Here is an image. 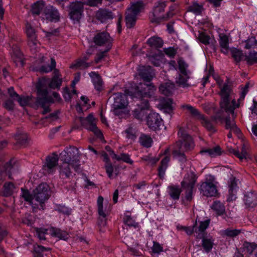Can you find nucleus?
Instances as JSON below:
<instances>
[{
    "mask_svg": "<svg viewBox=\"0 0 257 257\" xmlns=\"http://www.w3.org/2000/svg\"><path fill=\"white\" fill-rule=\"evenodd\" d=\"M174 89V84L169 81L164 84H162L159 87V91L160 92L167 96L171 94Z\"/></svg>",
    "mask_w": 257,
    "mask_h": 257,
    "instance_id": "obj_27",
    "label": "nucleus"
},
{
    "mask_svg": "<svg viewBox=\"0 0 257 257\" xmlns=\"http://www.w3.org/2000/svg\"><path fill=\"white\" fill-rule=\"evenodd\" d=\"M138 74L145 82L144 84L140 83L139 86L131 85L125 90V94H114L112 96L114 100L113 112L120 117L126 116L130 112L126 95L132 98L140 99V104H138L133 111L135 118L142 120L149 110L148 100L146 98H151L155 91L154 86L150 82L153 77L152 69L150 66H140L138 69Z\"/></svg>",
    "mask_w": 257,
    "mask_h": 257,
    "instance_id": "obj_1",
    "label": "nucleus"
},
{
    "mask_svg": "<svg viewBox=\"0 0 257 257\" xmlns=\"http://www.w3.org/2000/svg\"><path fill=\"white\" fill-rule=\"evenodd\" d=\"M79 153L75 147L67 148L60 154V161L62 164L59 166L60 175L62 177L68 178L71 175V168L77 170L79 165Z\"/></svg>",
    "mask_w": 257,
    "mask_h": 257,
    "instance_id": "obj_2",
    "label": "nucleus"
},
{
    "mask_svg": "<svg viewBox=\"0 0 257 257\" xmlns=\"http://www.w3.org/2000/svg\"><path fill=\"white\" fill-rule=\"evenodd\" d=\"M245 60L249 65L257 63V52H250L248 55L245 56Z\"/></svg>",
    "mask_w": 257,
    "mask_h": 257,
    "instance_id": "obj_50",
    "label": "nucleus"
},
{
    "mask_svg": "<svg viewBox=\"0 0 257 257\" xmlns=\"http://www.w3.org/2000/svg\"><path fill=\"white\" fill-rule=\"evenodd\" d=\"M210 222V220L207 219L204 221H199L197 228L194 229V232L197 233V238H201L202 235L205 230L208 228Z\"/></svg>",
    "mask_w": 257,
    "mask_h": 257,
    "instance_id": "obj_26",
    "label": "nucleus"
},
{
    "mask_svg": "<svg viewBox=\"0 0 257 257\" xmlns=\"http://www.w3.org/2000/svg\"><path fill=\"white\" fill-rule=\"evenodd\" d=\"M219 37V44L221 47V51L224 52V49H225V35L223 30L219 29L217 31Z\"/></svg>",
    "mask_w": 257,
    "mask_h": 257,
    "instance_id": "obj_54",
    "label": "nucleus"
},
{
    "mask_svg": "<svg viewBox=\"0 0 257 257\" xmlns=\"http://www.w3.org/2000/svg\"><path fill=\"white\" fill-rule=\"evenodd\" d=\"M152 252L154 253L159 254L163 250V248L161 245L157 242H153V245L151 247Z\"/></svg>",
    "mask_w": 257,
    "mask_h": 257,
    "instance_id": "obj_56",
    "label": "nucleus"
},
{
    "mask_svg": "<svg viewBox=\"0 0 257 257\" xmlns=\"http://www.w3.org/2000/svg\"><path fill=\"white\" fill-rule=\"evenodd\" d=\"M94 42L98 46H102L105 47L104 52L99 54L96 58L97 63L99 62L105 55L106 52L108 51L111 48L112 39L107 33H99L94 38Z\"/></svg>",
    "mask_w": 257,
    "mask_h": 257,
    "instance_id": "obj_8",
    "label": "nucleus"
},
{
    "mask_svg": "<svg viewBox=\"0 0 257 257\" xmlns=\"http://www.w3.org/2000/svg\"><path fill=\"white\" fill-rule=\"evenodd\" d=\"M178 136L180 141L177 145V148L173 151V155L174 158L180 161H183L185 160L184 152L192 149L194 144L191 137L187 134L185 129L180 128Z\"/></svg>",
    "mask_w": 257,
    "mask_h": 257,
    "instance_id": "obj_4",
    "label": "nucleus"
},
{
    "mask_svg": "<svg viewBox=\"0 0 257 257\" xmlns=\"http://www.w3.org/2000/svg\"><path fill=\"white\" fill-rule=\"evenodd\" d=\"M244 201L248 207H255L257 205V194L254 192L248 193L244 196Z\"/></svg>",
    "mask_w": 257,
    "mask_h": 257,
    "instance_id": "obj_23",
    "label": "nucleus"
},
{
    "mask_svg": "<svg viewBox=\"0 0 257 257\" xmlns=\"http://www.w3.org/2000/svg\"><path fill=\"white\" fill-rule=\"evenodd\" d=\"M42 18L52 22H57L59 20V14L56 9L53 7H49L45 10Z\"/></svg>",
    "mask_w": 257,
    "mask_h": 257,
    "instance_id": "obj_19",
    "label": "nucleus"
},
{
    "mask_svg": "<svg viewBox=\"0 0 257 257\" xmlns=\"http://www.w3.org/2000/svg\"><path fill=\"white\" fill-rule=\"evenodd\" d=\"M125 239V243L132 254L137 256L140 255L141 253L139 251L138 244L134 241L131 242L130 240H131V238L130 237L126 238Z\"/></svg>",
    "mask_w": 257,
    "mask_h": 257,
    "instance_id": "obj_31",
    "label": "nucleus"
},
{
    "mask_svg": "<svg viewBox=\"0 0 257 257\" xmlns=\"http://www.w3.org/2000/svg\"><path fill=\"white\" fill-rule=\"evenodd\" d=\"M106 172L110 179L113 178L116 174L113 173V167L111 164H108L105 166Z\"/></svg>",
    "mask_w": 257,
    "mask_h": 257,
    "instance_id": "obj_59",
    "label": "nucleus"
},
{
    "mask_svg": "<svg viewBox=\"0 0 257 257\" xmlns=\"http://www.w3.org/2000/svg\"><path fill=\"white\" fill-rule=\"evenodd\" d=\"M212 181L211 182H205L200 186V191L203 195L206 196H213L216 194L217 190L215 182L213 180L212 176H210Z\"/></svg>",
    "mask_w": 257,
    "mask_h": 257,
    "instance_id": "obj_15",
    "label": "nucleus"
},
{
    "mask_svg": "<svg viewBox=\"0 0 257 257\" xmlns=\"http://www.w3.org/2000/svg\"><path fill=\"white\" fill-rule=\"evenodd\" d=\"M148 44L152 47L158 48L163 45V41L158 37H152L148 39Z\"/></svg>",
    "mask_w": 257,
    "mask_h": 257,
    "instance_id": "obj_42",
    "label": "nucleus"
},
{
    "mask_svg": "<svg viewBox=\"0 0 257 257\" xmlns=\"http://www.w3.org/2000/svg\"><path fill=\"white\" fill-rule=\"evenodd\" d=\"M108 210H98L99 218L102 220L103 225L106 224L105 217L108 214Z\"/></svg>",
    "mask_w": 257,
    "mask_h": 257,
    "instance_id": "obj_60",
    "label": "nucleus"
},
{
    "mask_svg": "<svg viewBox=\"0 0 257 257\" xmlns=\"http://www.w3.org/2000/svg\"><path fill=\"white\" fill-rule=\"evenodd\" d=\"M136 16H137L135 15H134L133 14H130V13L127 12L125 20L126 25L127 28H131L135 25L136 20Z\"/></svg>",
    "mask_w": 257,
    "mask_h": 257,
    "instance_id": "obj_46",
    "label": "nucleus"
},
{
    "mask_svg": "<svg viewBox=\"0 0 257 257\" xmlns=\"http://www.w3.org/2000/svg\"><path fill=\"white\" fill-rule=\"evenodd\" d=\"M22 196L26 201L32 205L34 209L43 207L49 198L50 189L46 184H40L31 194L27 190L22 189Z\"/></svg>",
    "mask_w": 257,
    "mask_h": 257,
    "instance_id": "obj_3",
    "label": "nucleus"
},
{
    "mask_svg": "<svg viewBox=\"0 0 257 257\" xmlns=\"http://www.w3.org/2000/svg\"><path fill=\"white\" fill-rule=\"evenodd\" d=\"M226 172L229 174L228 176L230 177L228 181V195L227 201L230 202L236 199V193L238 187L237 184V180L235 177L236 172L226 166Z\"/></svg>",
    "mask_w": 257,
    "mask_h": 257,
    "instance_id": "obj_10",
    "label": "nucleus"
},
{
    "mask_svg": "<svg viewBox=\"0 0 257 257\" xmlns=\"http://www.w3.org/2000/svg\"><path fill=\"white\" fill-rule=\"evenodd\" d=\"M89 76L96 89L100 91L102 88V82L99 75L95 72H91Z\"/></svg>",
    "mask_w": 257,
    "mask_h": 257,
    "instance_id": "obj_34",
    "label": "nucleus"
},
{
    "mask_svg": "<svg viewBox=\"0 0 257 257\" xmlns=\"http://www.w3.org/2000/svg\"><path fill=\"white\" fill-rule=\"evenodd\" d=\"M245 48L247 49L253 48L257 45V41L255 37H251L245 41Z\"/></svg>",
    "mask_w": 257,
    "mask_h": 257,
    "instance_id": "obj_53",
    "label": "nucleus"
},
{
    "mask_svg": "<svg viewBox=\"0 0 257 257\" xmlns=\"http://www.w3.org/2000/svg\"><path fill=\"white\" fill-rule=\"evenodd\" d=\"M38 94L40 96H42L46 101L49 102L59 101L61 100L60 95L56 92H53L52 94V96L50 95V93L48 91V93L46 95H44V91H42L40 94Z\"/></svg>",
    "mask_w": 257,
    "mask_h": 257,
    "instance_id": "obj_32",
    "label": "nucleus"
},
{
    "mask_svg": "<svg viewBox=\"0 0 257 257\" xmlns=\"http://www.w3.org/2000/svg\"><path fill=\"white\" fill-rule=\"evenodd\" d=\"M49 230L53 236L64 240L67 239L68 237V234L67 232L61 230L59 228L51 227Z\"/></svg>",
    "mask_w": 257,
    "mask_h": 257,
    "instance_id": "obj_35",
    "label": "nucleus"
},
{
    "mask_svg": "<svg viewBox=\"0 0 257 257\" xmlns=\"http://www.w3.org/2000/svg\"><path fill=\"white\" fill-rule=\"evenodd\" d=\"M236 83L228 79L226 80V92H227V98L236 97V94L234 92L233 89L236 87Z\"/></svg>",
    "mask_w": 257,
    "mask_h": 257,
    "instance_id": "obj_37",
    "label": "nucleus"
},
{
    "mask_svg": "<svg viewBox=\"0 0 257 257\" xmlns=\"http://www.w3.org/2000/svg\"><path fill=\"white\" fill-rule=\"evenodd\" d=\"M164 52L167 55L170 57L173 56L176 53L175 49L172 47L164 49Z\"/></svg>",
    "mask_w": 257,
    "mask_h": 257,
    "instance_id": "obj_63",
    "label": "nucleus"
},
{
    "mask_svg": "<svg viewBox=\"0 0 257 257\" xmlns=\"http://www.w3.org/2000/svg\"><path fill=\"white\" fill-rule=\"evenodd\" d=\"M183 107L188 110V111L193 115L196 116L198 119H199L201 121L202 124L207 128L210 129L212 127V125L210 122L204 116L200 114L197 109L189 105H183Z\"/></svg>",
    "mask_w": 257,
    "mask_h": 257,
    "instance_id": "obj_16",
    "label": "nucleus"
},
{
    "mask_svg": "<svg viewBox=\"0 0 257 257\" xmlns=\"http://www.w3.org/2000/svg\"><path fill=\"white\" fill-rule=\"evenodd\" d=\"M32 97L29 96H22L20 97L19 95L18 97L16 98V100H17L20 104L23 106L27 105L30 104Z\"/></svg>",
    "mask_w": 257,
    "mask_h": 257,
    "instance_id": "obj_52",
    "label": "nucleus"
},
{
    "mask_svg": "<svg viewBox=\"0 0 257 257\" xmlns=\"http://www.w3.org/2000/svg\"><path fill=\"white\" fill-rule=\"evenodd\" d=\"M195 181L196 176L195 174L190 172L184 177L181 183L183 191H184L185 193L184 199L187 201H190L192 198L193 189Z\"/></svg>",
    "mask_w": 257,
    "mask_h": 257,
    "instance_id": "obj_9",
    "label": "nucleus"
},
{
    "mask_svg": "<svg viewBox=\"0 0 257 257\" xmlns=\"http://www.w3.org/2000/svg\"><path fill=\"white\" fill-rule=\"evenodd\" d=\"M213 239L212 237H204L202 240V245L206 252H209L212 248Z\"/></svg>",
    "mask_w": 257,
    "mask_h": 257,
    "instance_id": "obj_40",
    "label": "nucleus"
},
{
    "mask_svg": "<svg viewBox=\"0 0 257 257\" xmlns=\"http://www.w3.org/2000/svg\"><path fill=\"white\" fill-rule=\"evenodd\" d=\"M56 64L55 60L53 58H51V64L50 66H48L47 67L42 66L39 68V70L41 72H48L55 67Z\"/></svg>",
    "mask_w": 257,
    "mask_h": 257,
    "instance_id": "obj_57",
    "label": "nucleus"
},
{
    "mask_svg": "<svg viewBox=\"0 0 257 257\" xmlns=\"http://www.w3.org/2000/svg\"><path fill=\"white\" fill-rule=\"evenodd\" d=\"M231 54L232 57L237 62L240 61L244 57L242 52L237 49H232L231 50Z\"/></svg>",
    "mask_w": 257,
    "mask_h": 257,
    "instance_id": "obj_47",
    "label": "nucleus"
},
{
    "mask_svg": "<svg viewBox=\"0 0 257 257\" xmlns=\"http://www.w3.org/2000/svg\"><path fill=\"white\" fill-rule=\"evenodd\" d=\"M100 0H83V2L76 1L71 4L70 6L69 16L74 23H79L83 17V6L84 5L90 6H98Z\"/></svg>",
    "mask_w": 257,
    "mask_h": 257,
    "instance_id": "obj_6",
    "label": "nucleus"
},
{
    "mask_svg": "<svg viewBox=\"0 0 257 257\" xmlns=\"http://www.w3.org/2000/svg\"><path fill=\"white\" fill-rule=\"evenodd\" d=\"M26 32L29 39L30 47L31 49H35V47L37 44L35 31L29 24L26 25Z\"/></svg>",
    "mask_w": 257,
    "mask_h": 257,
    "instance_id": "obj_18",
    "label": "nucleus"
},
{
    "mask_svg": "<svg viewBox=\"0 0 257 257\" xmlns=\"http://www.w3.org/2000/svg\"><path fill=\"white\" fill-rule=\"evenodd\" d=\"M13 170L11 164H8L4 170L0 172V183L5 179L6 175H8L9 178H11V172Z\"/></svg>",
    "mask_w": 257,
    "mask_h": 257,
    "instance_id": "obj_45",
    "label": "nucleus"
},
{
    "mask_svg": "<svg viewBox=\"0 0 257 257\" xmlns=\"http://www.w3.org/2000/svg\"><path fill=\"white\" fill-rule=\"evenodd\" d=\"M221 150L219 147H216L212 149H202L200 153L202 155L208 156L210 157H215L221 154Z\"/></svg>",
    "mask_w": 257,
    "mask_h": 257,
    "instance_id": "obj_28",
    "label": "nucleus"
},
{
    "mask_svg": "<svg viewBox=\"0 0 257 257\" xmlns=\"http://www.w3.org/2000/svg\"><path fill=\"white\" fill-rule=\"evenodd\" d=\"M180 190L177 186H170L168 188V192L170 197L174 199H178L180 194Z\"/></svg>",
    "mask_w": 257,
    "mask_h": 257,
    "instance_id": "obj_43",
    "label": "nucleus"
},
{
    "mask_svg": "<svg viewBox=\"0 0 257 257\" xmlns=\"http://www.w3.org/2000/svg\"><path fill=\"white\" fill-rule=\"evenodd\" d=\"M62 80L59 74L54 76L51 79L43 78L39 79L37 84V89L38 93L40 94L44 91V95L48 93L47 87L55 89L60 88Z\"/></svg>",
    "mask_w": 257,
    "mask_h": 257,
    "instance_id": "obj_7",
    "label": "nucleus"
},
{
    "mask_svg": "<svg viewBox=\"0 0 257 257\" xmlns=\"http://www.w3.org/2000/svg\"><path fill=\"white\" fill-rule=\"evenodd\" d=\"M144 5L142 1H137L131 4L127 12L137 16L144 9Z\"/></svg>",
    "mask_w": 257,
    "mask_h": 257,
    "instance_id": "obj_25",
    "label": "nucleus"
},
{
    "mask_svg": "<svg viewBox=\"0 0 257 257\" xmlns=\"http://www.w3.org/2000/svg\"><path fill=\"white\" fill-rule=\"evenodd\" d=\"M35 230L38 238L40 240H45V235L47 233L48 229L43 228H36Z\"/></svg>",
    "mask_w": 257,
    "mask_h": 257,
    "instance_id": "obj_55",
    "label": "nucleus"
},
{
    "mask_svg": "<svg viewBox=\"0 0 257 257\" xmlns=\"http://www.w3.org/2000/svg\"><path fill=\"white\" fill-rule=\"evenodd\" d=\"M16 189V187L13 183H6L4 186L3 193L5 196H9L13 194Z\"/></svg>",
    "mask_w": 257,
    "mask_h": 257,
    "instance_id": "obj_41",
    "label": "nucleus"
},
{
    "mask_svg": "<svg viewBox=\"0 0 257 257\" xmlns=\"http://www.w3.org/2000/svg\"><path fill=\"white\" fill-rule=\"evenodd\" d=\"M136 131L133 127H128L125 131L124 134L125 137L131 141H134L136 138Z\"/></svg>",
    "mask_w": 257,
    "mask_h": 257,
    "instance_id": "obj_48",
    "label": "nucleus"
},
{
    "mask_svg": "<svg viewBox=\"0 0 257 257\" xmlns=\"http://www.w3.org/2000/svg\"><path fill=\"white\" fill-rule=\"evenodd\" d=\"M169 161V158L165 157L161 161V166L159 168V175L161 178H163L165 175V170L167 167L168 163Z\"/></svg>",
    "mask_w": 257,
    "mask_h": 257,
    "instance_id": "obj_44",
    "label": "nucleus"
},
{
    "mask_svg": "<svg viewBox=\"0 0 257 257\" xmlns=\"http://www.w3.org/2000/svg\"><path fill=\"white\" fill-rule=\"evenodd\" d=\"M194 34L201 43L205 45L208 44L211 41V37L203 31L194 32Z\"/></svg>",
    "mask_w": 257,
    "mask_h": 257,
    "instance_id": "obj_39",
    "label": "nucleus"
},
{
    "mask_svg": "<svg viewBox=\"0 0 257 257\" xmlns=\"http://www.w3.org/2000/svg\"><path fill=\"white\" fill-rule=\"evenodd\" d=\"M215 80L220 89V95L222 99L220 103V109L216 113L213 119L216 122H220L222 121V118L224 116L225 111V101L223 98L225 93V85L223 81L220 80L219 77L215 78Z\"/></svg>",
    "mask_w": 257,
    "mask_h": 257,
    "instance_id": "obj_11",
    "label": "nucleus"
},
{
    "mask_svg": "<svg viewBox=\"0 0 257 257\" xmlns=\"http://www.w3.org/2000/svg\"><path fill=\"white\" fill-rule=\"evenodd\" d=\"M140 142L142 145L147 148L150 147L152 144V140L151 137L145 135L141 136Z\"/></svg>",
    "mask_w": 257,
    "mask_h": 257,
    "instance_id": "obj_49",
    "label": "nucleus"
},
{
    "mask_svg": "<svg viewBox=\"0 0 257 257\" xmlns=\"http://www.w3.org/2000/svg\"><path fill=\"white\" fill-rule=\"evenodd\" d=\"M166 6L165 2L159 1L154 7L152 12V16L150 15V18L151 19L152 21H157L161 20L167 19L166 14L165 15L163 14L165 8Z\"/></svg>",
    "mask_w": 257,
    "mask_h": 257,
    "instance_id": "obj_14",
    "label": "nucleus"
},
{
    "mask_svg": "<svg viewBox=\"0 0 257 257\" xmlns=\"http://www.w3.org/2000/svg\"><path fill=\"white\" fill-rule=\"evenodd\" d=\"M189 10L190 12L193 13L195 15H199L202 11V7L197 3H194L189 7Z\"/></svg>",
    "mask_w": 257,
    "mask_h": 257,
    "instance_id": "obj_51",
    "label": "nucleus"
},
{
    "mask_svg": "<svg viewBox=\"0 0 257 257\" xmlns=\"http://www.w3.org/2000/svg\"><path fill=\"white\" fill-rule=\"evenodd\" d=\"M240 231L236 229H226V236H230V237H234L237 235L239 233Z\"/></svg>",
    "mask_w": 257,
    "mask_h": 257,
    "instance_id": "obj_61",
    "label": "nucleus"
},
{
    "mask_svg": "<svg viewBox=\"0 0 257 257\" xmlns=\"http://www.w3.org/2000/svg\"><path fill=\"white\" fill-rule=\"evenodd\" d=\"M250 109L252 113L257 115V101L253 100V104L252 106L250 107Z\"/></svg>",
    "mask_w": 257,
    "mask_h": 257,
    "instance_id": "obj_64",
    "label": "nucleus"
},
{
    "mask_svg": "<svg viewBox=\"0 0 257 257\" xmlns=\"http://www.w3.org/2000/svg\"><path fill=\"white\" fill-rule=\"evenodd\" d=\"M45 9L44 2L42 1H39L33 5L32 11L34 14L39 15L41 14L44 16V11Z\"/></svg>",
    "mask_w": 257,
    "mask_h": 257,
    "instance_id": "obj_38",
    "label": "nucleus"
},
{
    "mask_svg": "<svg viewBox=\"0 0 257 257\" xmlns=\"http://www.w3.org/2000/svg\"><path fill=\"white\" fill-rule=\"evenodd\" d=\"M89 76L96 89L100 91L102 88V82L99 75L95 72H91Z\"/></svg>",
    "mask_w": 257,
    "mask_h": 257,
    "instance_id": "obj_33",
    "label": "nucleus"
},
{
    "mask_svg": "<svg viewBox=\"0 0 257 257\" xmlns=\"http://www.w3.org/2000/svg\"><path fill=\"white\" fill-rule=\"evenodd\" d=\"M246 149L247 147L244 144L242 145L240 153H239L238 151L232 149L231 147L227 146L226 147V154L233 155L239 159V160H242L243 159H246L248 157Z\"/></svg>",
    "mask_w": 257,
    "mask_h": 257,
    "instance_id": "obj_20",
    "label": "nucleus"
},
{
    "mask_svg": "<svg viewBox=\"0 0 257 257\" xmlns=\"http://www.w3.org/2000/svg\"><path fill=\"white\" fill-rule=\"evenodd\" d=\"M159 107L167 113H171L174 107L173 101L170 98L163 99L159 101Z\"/></svg>",
    "mask_w": 257,
    "mask_h": 257,
    "instance_id": "obj_22",
    "label": "nucleus"
},
{
    "mask_svg": "<svg viewBox=\"0 0 257 257\" xmlns=\"http://www.w3.org/2000/svg\"><path fill=\"white\" fill-rule=\"evenodd\" d=\"M58 157L57 155L53 154L49 156L46 159V164L44 166V170L48 173H53L55 170V167L57 164Z\"/></svg>",
    "mask_w": 257,
    "mask_h": 257,
    "instance_id": "obj_21",
    "label": "nucleus"
},
{
    "mask_svg": "<svg viewBox=\"0 0 257 257\" xmlns=\"http://www.w3.org/2000/svg\"><path fill=\"white\" fill-rule=\"evenodd\" d=\"M235 97L227 98V93L226 94V128H230L234 133L238 135L240 130L235 124L234 119L236 116L235 110L238 108L240 106Z\"/></svg>",
    "mask_w": 257,
    "mask_h": 257,
    "instance_id": "obj_5",
    "label": "nucleus"
},
{
    "mask_svg": "<svg viewBox=\"0 0 257 257\" xmlns=\"http://www.w3.org/2000/svg\"><path fill=\"white\" fill-rule=\"evenodd\" d=\"M147 123L150 129L154 131L161 129L163 126V120L159 114L153 112H150L148 116Z\"/></svg>",
    "mask_w": 257,
    "mask_h": 257,
    "instance_id": "obj_13",
    "label": "nucleus"
},
{
    "mask_svg": "<svg viewBox=\"0 0 257 257\" xmlns=\"http://www.w3.org/2000/svg\"><path fill=\"white\" fill-rule=\"evenodd\" d=\"M90 54H86L82 59H79L71 64L70 68L75 70L84 69L88 67L90 65L86 61L88 59Z\"/></svg>",
    "mask_w": 257,
    "mask_h": 257,
    "instance_id": "obj_24",
    "label": "nucleus"
},
{
    "mask_svg": "<svg viewBox=\"0 0 257 257\" xmlns=\"http://www.w3.org/2000/svg\"><path fill=\"white\" fill-rule=\"evenodd\" d=\"M106 149L109 151V154L113 159L117 161H122L130 164H132L133 163V161L131 160L128 155L122 154L120 156H117L115 154L113 151L109 150L108 149V147H106Z\"/></svg>",
    "mask_w": 257,
    "mask_h": 257,
    "instance_id": "obj_30",
    "label": "nucleus"
},
{
    "mask_svg": "<svg viewBox=\"0 0 257 257\" xmlns=\"http://www.w3.org/2000/svg\"><path fill=\"white\" fill-rule=\"evenodd\" d=\"M96 16L101 22H104L105 20L113 18L111 12L103 9H100L97 12Z\"/></svg>",
    "mask_w": 257,
    "mask_h": 257,
    "instance_id": "obj_36",
    "label": "nucleus"
},
{
    "mask_svg": "<svg viewBox=\"0 0 257 257\" xmlns=\"http://www.w3.org/2000/svg\"><path fill=\"white\" fill-rule=\"evenodd\" d=\"M124 223L128 226L133 227L135 228H139V223L136 222L133 217L131 216L130 211H126L123 218Z\"/></svg>",
    "mask_w": 257,
    "mask_h": 257,
    "instance_id": "obj_29",
    "label": "nucleus"
},
{
    "mask_svg": "<svg viewBox=\"0 0 257 257\" xmlns=\"http://www.w3.org/2000/svg\"><path fill=\"white\" fill-rule=\"evenodd\" d=\"M79 119L81 124L87 130L93 132L97 137L102 138V133L96 127L95 119L92 114H89L86 118L80 117Z\"/></svg>",
    "mask_w": 257,
    "mask_h": 257,
    "instance_id": "obj_12",
    "label": "nucleus"
},
{
    "mask_svg": "<svg viewBox=\"0 0 257 257\" xmlns=\"http://www.w3.org/2000/svg\"><path fill=\"white\" fill-rule=\"evenodd\" d=\"M244 246L246 251L249 254H251L257 248V244L254 243L246 242L244 244Z\"/></svg>",
    "mask_w": 257,
    "mask_h": 257,
    "instance_id": "obj_58",
    "label": "nucleus"
},
{
    "mask_svg": "<svg viewBox=\"0 0 257 257\" xmlns=\"http://www.w3.org/2000/svg\"><path fill=\"white\" fill-rule=\"evenodd\" d=\"M149 60L156 66H163L166 61L163 54L158 49H156L155 54L148 56Z\"/></svg>",
    "mask_w": 257,
    "mask_h": 257,
    "instance_id": "obj_17",
    "label": "nucleus"
},
{
    "mask_svg": "<svg viewBox=\"0 0 257 257\" xmlns=\"http://www.w3.org/2000/svg\"><path fill=\"white\" fill-rule=\"evenodd\" d=\"M177 8V5H173L170 7L168 12L166 13V18L168 19L173 16L174 14V11Z\"/></svg>",
    "mask_w": 257,
    "mask_h": 257,
    "instance_id": "obj_62",
    "label": "nucleus"
}]
</instances>
